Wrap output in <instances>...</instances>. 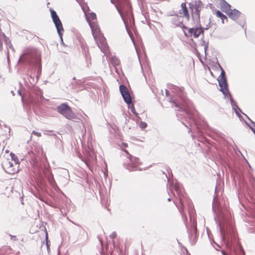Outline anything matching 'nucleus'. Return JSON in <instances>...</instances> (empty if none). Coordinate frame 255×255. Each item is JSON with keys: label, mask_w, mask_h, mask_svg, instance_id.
I'll list each match as a JSON object with an SVG mask.
<instances>
[{"label": "nucleus", "mask_w": 255, "mask_h": 255, "mask_svg": "<svg viewBox=\"0 0 255 255\" xmlns=\"http://www.w3.org/2000/svg\"><path fill=\"white\" fill-rule=\"evenodd\" d=\"M176 96H178L182 103L183 110H186V106L188 104V100L187 99L184 88L182 87H176Z\"/></svg>", "instance_id": "7"}, {"label": "nucleus", "mask_w": 255, "mask_h": 255, "mask_svg": "<svg viewBox=\"0 0 255 255\" xmlns=\"http://www.w3.org/2000/svg\"><path fill=\"white\" fill-rule=\"evenodd\" d=\"M111 2L113 4H115V7L122 18L125 24H126L123 12L126 7H129L128 0H111Z\"/></svg>", "instance_id": "5"}, {"label": "nucleus", "mask_w": 255, "mask_h": 255, "mask_svg": "<svg viewBox=\"0 0 255 255\" xmlns=\"http://www.w3.org/2000/svg\"><path fill=\"white\" fill-rule=\"evenodd\" d=\"M122 97L124 100V101L127 104L129 105L131 103V102H132L131 98V96H130L129 92L127 93V94L124 95L123 96H122Z\"/></svg>", "instance_id": "17"}, {"label": "nucleus", "mask_w": 255, "mask_h": 255, "mask_svg": "<svg viewBox=\"0 0 255 255\" xmlns=\"http://www.w3.org/2000/svg\"><path fill=\"white\" fill-rule=\"evenodd\" d=\"M8 47L10 49H11L12 51H14V49L12 44L10 42H9V43L8 44Z\"/></svg>", "instance_id": "29"}, {"label": "nucleus", "mask_w": 255, "mask_h": 255, "mask_svg": "<svg viewBox=\"0 0 255 255\" xmlns=\"http://www.w3.org/2000/svg\"><path fill=\"white\" fill-rule=\"evenodd\" d=\"M181 9L179 10L180 16H184L189 18V13L186 3L183 2L181 3Z\"/></svg>", "instance_id": "15"}, {"label": "nucleus", "mask_w": 255, "mask_h": 255, "mask_svg": "<svg viewBox=\"0 0 255 255\" xmlns=\"http://www.w3.org/2000/svg\"><path fill=\"white\" fill-rule=\"evenodd\" d=\"M11 93L12 94L13 96L15 95V94H14V92L13 91H11Z\"/></svg>", "instance_id": "34"}, {"label": "nucleus", "mask_w": 255, "mask_h": 255, "mask_svg": "<svg viewBox=\"0 0 255 255\" xmlns=\"http://www.w3.org/2000/svg\"><path fill=\"white\" fill-rule=\"evenodd\" d=\"M214 13L218 17L220 18L222 20V23H224V20L226 19L227 21L228 20L227 17L223 14L221 11L219 10H215Z\"/></svg>", "instance_id": "16"}, {"label": "nucleus", "mask_w": 255, "mask_h": 255, "mask_svg": "<svg viewBox=\"0 0 255 255\" xmlns=\"http://www.w3.org/2000/svg\"><path fill=\"white\" fill-rule=\"evenodd\" d=\"M18 93L19 95L21 96V92L19 90L18 91Z\"/></svg>", "instance_id": "37"}, {"label": "nucleus", "mask_w": 255, "mask_h": 255, "mask_svg": "<svg viewBox=\"0 0 255 255\" xmlns=\"http://www.w3.org/2000/svg\"><path fill=\"white\" fill-rule=\"evenodd\" d=\"M97 43L101 51L106 54L108 51V47L106 41V38L103 36L101 37L99 39V41H97Z\"/></svg>", "instance_id": "12"}, {"label": "nucleus", "mask_w": 255, "mask_h": 255, "mask_svg": "<svg viewBox=\"0 0 255 255\" xmlns=\"http://www.w3.org/2000/svg\"><path fill=\"white\" fill-rule=\"evenodd\" d=\"M32 133L34 134V135L37 136H41V133L39 132H37V131H32Z\"/></svg>", "instance_id": "28"}, {"label": "nucleus", "mask_w": 255, "mask_h": 255, "mask_svg": "<svg viewBox=\"0 0 255 255\" xmlns=\"http://www.w3.org/2000/svg\"><path fill=\"white\" fill-rule=\"evenodd\" d=\"M120 91L122 94V96L127 94V93L128 92V91L127 88L124 85H121L120 86Z\"/></svg>", "instance_id": "19"}, {"label": "nucleus", "mask_w": 255, "mask_h": 255, "mask_svg": "<svg viewBox=\"0 0 255 255\" xmlns=\"http://www.w3.org/2000/svg\"><path fill=\"white\" fill-rule=\"evenodd\" d=\"M24 61L30 64L39 65L40 62L38 52L34 49L26 50L23 55L20 56L18 62Z\"/></svg>", "instance_id": "1"}, {"label": "nucleus", "mask_w": 255, "mask_h": 255, "mask_svg": "<svg viewBox=\"0 0 255 255\" xmlns=\"http://www.w3.org/2000/svg\"><path fill=\"white\" fill-rule=\"evenodd\" d=\"M218 82L219 86L220 87L221 91L225 96H227L228 94H229V92L228 88L227 80L225 76V72L222 69L221 75L219 77Z\"/></svg>", "instance_id": "6"}, {"label": "nucleus", "mask_w": 255, "mask_h": 255, "mask_svg": "<svg viewBox=\"0 0 255 255\" xmlns=\"http://www.w3.org/2000/svg\"><path fill=\"white\" fill-rule=\"evenodd\" d=\"M18 165L15 166L11 162L6 161L4 163L3 168L6 172L10 174H13L18 171Z\"/></svg>", "instance_id": "11"}, {"label": "nucleus", "mask_w": 255, "mask_h": 255, "mask_svg": "<svg viewBox=\"0 0 255 255\" xmlns=\"http://www.w3.org/2000/svg\"><path fill=\"white\" fill-rule=\"evenodd\" d=\"M51 17H55L57 15L56 12L52 8H50Z\"/></svg>", "instance_id": "25"}, {"label": "nucleus", "mask_w": 255, "mask_h": 255, "mask_svg": "<svg viewBox=\"0 0 255 255\" xmlns=\"http://www.w3.org/2000/svg\"><path fill=\"white\" fill-rule=\"evenodd\" d=\"M48 180L51 185H54V184L55 183V181H54V178H53V176L52 175H51L49 176H48Z\"/></svg>", "instance_id": "23"}, {"label": "nucleus", "mask_w": 255, "mask_h": 255, "mask_svg": "<svg viewBox=\"0 0 255 255\" xmlns=\"http://www.w3.org/2000/svg\"><path fill=\"white\" fill-rule=\"evenodd\" d=\"M226 14H228L230 18L233 20H236L240 16L241 12L236 9H231Z\"/></svg>", "instance_id": "13"}, {"label": "nucleus", "mask_w": 255, "mask_h": 255, "mask_svg": "<svg viewBox=\"0 0 255 255\" xmlns=\"http://www.w3.org/2000/svg\"><path fill=\"white\" fill-rule=\"evenodd\" d=\"M77 0V1H78V0Z\"/></svg>", "instance_id": "41"}, {"label": "nucleus", "mask_w": 255, "mask_h": 255, "mask_svg": "<svg viewBox=\"0 0 255 255\" xmlns=\"http://www.w3.org/2000/svg\"><path fill=\"white\" fill-rule=\"evenodd\" d=\"M52 19L56 28L57 33L63 42L62 35L63 32H64V29L62 26V22L58 15L55 17H52Z\"/></svg>", "instance_id": "8"}, {"label": "nucleus", "mask_w": 255, "mask_h": 255, "mask_svg": "<svg viewBox=\"0 0 255 255\" xmlns=\"http://www.w3.org/2000/svg\"><path fill=\"white\" fill-rule=\"evenodd\" d=\"M165 93L166 95L167 96V101H168L169 103H172V107H173V106H175V99L173 97H168V96L170 95L169 91H168L167 90H166Z\"/></svg>", "instance_id": "18"}, {"label": "nucleus", "mask_w": 255, "mask_h": 255, "mask_svg": "<svg viewBox=\"0 0 255 255\" xmlns=\"http://www.w3.org/2000/svg\"><path fill=\"white\" fill-rule=\"evenodd\" d=\"M117 236V233L116 232H114L110 236V238L112 239H114L116 238Z\"/></svg>", "instance_id": "27"}, {"label": "nucleus", "mask_w": 255, "mask_h": 255, "mask_svg": "<svg viewBox=\"0 0 255 255\" xmlns=\"http://www.w3.org/2000/svg\"><path fill=\"white\" fill-rule=\"evenodd\" d=\"M10 236L11 237V239H13L14 240H16V236H11V235H10Z\"/></svg>", "instance_id": "31"}, {"label": "nucleus", "mask_w": 255, "mask_h": 255, "mask_svg": "<svg viewBox=\"0 0 255 255\" xmlns=\"http://www.w3.org/2000/svg\"><path fill=\"white\" fill-rule=\"evenodd\" d=\"M73 80H76L75 77H74V78H73Z\"/></svg>", "instance_id": "40"}, {"label": "nucleus", "mask_w": 255, "mask_h": 255, "mask_svg": "<svg viewBox=\"0 0 255 255\" xmlns=\"http://www.w3.org/2000/svg\"><path fill=\"white\" fill-rule=\"evenodd\" d=\"M80 5H81V7L85 13V15L86 17V19L87 21L88 22L90 27L91 28L92 31V34L95 38V39H97V33H98L99 31V29L98 28L97 26L94 23L92 24L90 22V20H95L96 19V15L95 13L91 12L90 13L89 15L88 16L87 14L86 9V7L84 6H82L81 4L80 3Z\"/></svg>", "instance_id": "4"}, {"label": "nucleus", "mask_w": 255, "mask_h": 255, "mask_svg": "<svg viewBox=\"0 0 255 255\" xmlns=\"http://www.w3.org/2000/svg\"><path fill=\"white\" fill-rule=\"evenodd\" d=\"M167 200H168V201H170L171 200V199H170V198H168Z\"/></svg>", "instance_id": "39"}, {"label": "nucleus", "mask_w": 255, "mask_h": 255, "mask_svg": "<svg viewBox=\"0 0 255 255\" xmlns=\"http://www.w3.org/2000/svg\"><path fill=\"white\" fill-rule=\"evenodd\" d=\"M57 111L68 120H74L76 119L75 114L67 103H62L57 106Z\"/></svg>", "instance_id": "3"}, {"label": "nucleus", "mask_w": 255, "mask_h": 255, "mask_svg": "<svg viewBox=\"0 0 255 255\" xmlns=\"http://www.w3.org/2000/svg\"><path fill=\"white\" fill-rule=\"evenodd\" d=\"M122 146H123V147H127V146H128V144H127V143H125V142H123V143H122Z\"/></svg>", "instance_id": "30"}, {"label": "nucleus", "mask_w": 255, "mask_h": 255, "mask_svg": "<svg viewBox=\"0 0 255 255\" xmlns=\"http://www.w3.org/2000/svg\"><path fill=\"white\" fill-rule=\"evenodd\" d=\"M222 255H227V254H226L225 252V251H222Z\"/></svg>", "instance_id": "33"}, {"label": "nucleus", "mask_w": 255, "mask_h": 255, "mask_svg": "<svg viewBox=\"0 0 255 255\" xmlns=\"http://www.w3.org/2000/svg\"><path fill=\"white\" fill-rule=\"evenodd\" d=\"M37 78H38V77L37 76L36 80V81H35L34 78L33 77H32L31 75H30V76H29V78H28V79L29 82L30 83V84L34 85L37 81Z\"/></svg>", "instance_id": "22"}, {"label": "nucleus", "mask_w": 255, "mask_h": 255, "mask_svg": "<svg viewBox=\"0 0 255 255\" xmlns=\"http://www.w3.org/2000/svg\"><path fill=\"white\" fill-rule=\"evenodd\" d=\"M2 48V43L1 42L0 43V49L1 50Z\"/></svg>", "instance_id": "35"}, {"label": "nucleus", "mask_w": 255, "mask_h": 255, "mask_svg": "<svg viewBox=\"0 0 255 255\" xmlns=\"http://www.w3.org/2000/svg\"><path fill=\"white\" fill-rule=\"evenodd\" d=\"M124 151L128 155L127 161L123 164L124 167L129 171L140 170L137 167L141 163L139 159L129 154L126 149H124Z\"/></svg>", "instance_id": "2"}, {"label": "nucleus", "mask_w": 255, "mask_h": 255, "mask_svg": "<svg viewBox=\"0 0 255 255\" xmlns=\"http://www.w3.org/2000/svg\"><path fill=\"white\" fill-rule=\"evenodd\" d=\"M188 30V34L185 32V35L189 37L192 35L195 38H198L201 34L203 35L204 31L202 28H186Z\"/></svg>", "instance_id": "10"}, {"label": "nucleus", "mask_w": 255, "mask_h": 255, "mask_svg": "<svg viewBox=\"0 0 255 255\" xmlns=\"http://www.w3.org/2000/svg\"><path fill=\"white\" fill-rule=\"evenodd\" d=\"M172 188H173V189H175V185H173Z\"/></svg>", "instance_id": "38"}, {"label": "nucleus", "mask_w": 255, "mask_h": 255, "mask_svg": "<svg viewBox=\"0 0 255 255\" xmlns=\"http://www.w3.org/2000/svg\"><path fill=\"white\" fill-rule=\"evenodd\" d=\"M130 111L137 117V121H139L141 120V118L138 116V114L136 113L135 109L133 106H131L130 108Z\"/></svg>", "instance_id": "21"}, {"label": "nucleus", "mask_w": 255, "mask_h": 255, "mask_svg": "<svg viewBox=\"0 0 255 255\" xmlns=\"http://www.w3.org/2000/svg\"><path fill=\"white\" fill-rule=\"evenodd\" d=\"M10 155L12 160H13L14 162L15 166H17L19 163V161L17 157L13 153H10Z\"/></svg>", "instance_id": "20"}, {"label": "nucleus", "mask_w": 255, "mask_h": 255, "mask_svg": "<svg viewBox=\"0 0 255 255\" xmlns=\"http://www.w3.org/2000/svg\"><path fill=\"white\" fill-rule=\"evenodd\" d=\"M7 60L8 62H9V58L8 55H7Z\"/></svg>", "instance_id": "36"}, {"label": "nucleus", "mask_w": 255, "mask_h": 255, "mask_svg": "<svg viewBox=\"0 0 255 255\" xmlns=\"http://www.w3.org/2000/svg\"><path fill=\"white\" fill-rule=\"evenodd\" d=\"M231 5L225 0H220V7L221 10L227 13L231 10Z\"/></svg>", "instance_id": "14"}, {"label": "nucleus", "mask_w": 255, "mask_h": 255, "mask_svg": "<svg viewBox=\"0 0 255 255\" xmlns=\"http://www.w3.org/2000/svg\"><path fill=\"white\" fill-rule=\"evenodd\" d=\"M0 35H1L2 36L5 37V35L4 33L3 32H2L1 30H0Z\"/></svg>", "instance_id": "32"}, {"label": "nucleus", "mask_w": 255, "mask_h": 255, "mask_svg": "<svg viewBox=\"0 0 255 255\" xmlns=\"http://www.w3.org/2000/svg\"><path fill=\"white\" fill-rule=\"evenodd\" d=\"M176 193L179 194V200L180 204H179L178 208L181 214L183 213L184 207H183V198H184L185 192L183 190H181L179 185L176 183Z\"/></svg>", "instance_id": "9"}, {"label": "nucleus", "mask_w": 255, "mask_h": 255, "mask_svg": "<svg viewBox=\"0 0 255 255\" xmlns=\"http://www.w3.org/2000/svg\"><path fill=\"white\" fill-rule=\"evenodd\" d=\"M46 247L47 248V250L48 251L49 250L50 245H49V242L48 241V235L47 234L46 235Z\"/></svg>", "instance_id": "26"}, {"label": "nucleus", "mask_w": 255, "mask_h": 255, "mask_svg": "<svg viewBox=\"0 0 255 255\" xmlns=\"http://www.w3.org/2000/svg\"><path fill=\"white\" fill-rule=\"evenodd\" d=\"M139 127L143 129L146 128L147 127V124L144 122H140L139 124Z\"/></svg>", "instance_id": "24"}]
</instances>
